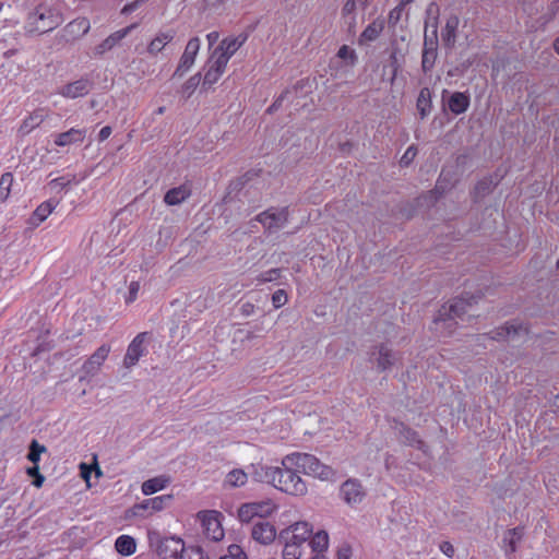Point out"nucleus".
I'll list each match as a JSON object with an SVG mask.
<instances>
[{
  "instance_id": "1",
  "label": "nucleus",
  "mask_w": 559,
  "mask_h": 559,
  "mask_svg": "<svg viewBox=\"0 0 559 559\" xmlns=\"http://www.w3.org/2000/svg\"><path fill=\"white\" fill-rule=\"evenodd\" d=\"M282 465L295 466L304 474L321 480H333L336 474L331 466L321 463L319 459L309 453H290L283 459Z\"/></svg>"
},
{
  "instance_id": "2",
  "label": "nucleus",
  "mask_w": 559,
  "mask_h": 559,
  "mask_svg": "<svg viewBox=\"0 0 559 559\" xmlns=\"http://www.w3.org/2000/svg\"><path fill=\"white\" fill-rule=\"evenodd\" d=\"M481 298L480 294L464 293L460 297L452 299L449 305H443L438 311L435 322H443L447 328L452 329L453 320L462 318L466 313L467 308L476 305Z\"/></svg>"
},
{
  "instance_id": "3",
  "label": "nucleus",
  "mask_w": 559,
  "mask_h": 559,
  "mask_svg": "<svg viewBox=\"0 0 559 559\" xmlns=\"http://www.w3.org/2000/svg\"><path fill=\"white\" fill-rule=\"evenodd\" d=\"M61 23L62 17L56 10L40 5L28 14L26 31L28 33L45 34L53 31Z\"/></svg>"
},
{
  "instance_id": "4",
  "label": "nucleus",
  "mask_w": 559,
  "mask_h": 559,
  "mask_svg": "<svg viewBox=\"0 0 559 559\" xmlns=\"http://www.w3.org/2000/svg\"><path fill=\"white\" fill-rule=\"evenodd\" d=\"M148 543L162 559H177L185 550V543L180 537H162L158 532H148Z\"/></svg>"
},
{
  "instance_id": "5",
  "label": "nucleus",
  "mask_w": 559,
  "mask_h": 559,
  "mask_svg": "<svg viewBox=\"0 0 559 559\" xmlns=\"http://www.w3.org/2000/svg\"><path fill=\"white\" fill-rule=\"evenodd\" d=\"M294 466L278 467L274 487L283 492L293 496H305L307 493V485L301 477L293 471Z\"/></svg>"
},
{
  "instance_id": "6",
  "label": "nucleus",
  "mask_w": 559,
  "mask_h": 559,
  "mask_svg": "<svg viewBox=\"0 0 559 559\" xmlns=\"http://www.w3.org/2000/svg\"><path fill=\"white\" fill-rule=\"evenodd\" d=\"M289 211L288 206L275 207L271 206L267 210L259 213L254 221L262 224L265 231L273 234L282 229L288 222Z\"/></svg>"
},
{
  "instance_id": "7",
  "label": "nucleus",
  "mask_w": 559,
  "mask_h": 559,
  "mask_svg": "<svg viewBox=\"0 0 559 559\" xmlns=\"http://www.w3.org/2000/svg\"><path fill=\"white\" fill-rule=\"evenodd\" d=\"M312 534V526L308 522H297L280 532L278 540L281 543H294L301 546Z\"/></svg>"
},
{
  "instance_id": "8",
  "label": "nucleus",
  "mask_w": 559,
  "mask_h": 559,
  "mask_svg": "<svg viewBox=\"0 0 559 559\" xmlns=\"http://www.w3.org/2000/svg\"><path fill=\"white\" fill-rule=\"evenodd\" d=\"M399 353L393 352L385 344L372 347L369 353L370 362L374 364L377 369L381 372L389 370L399 360Z\"/></svg>"
},
{
  "instance_id": "9",
  "label": "nucleus",
  "mask_w": 559,
  "mask_h": 559,
  "mask_svg": "<svg viewBox=\"0 0 559 559\" xmlns=\"http://www.w3.org/2000/svg\"><path fill=\"white\" fill-rule=\"evenodd\" d=\"M219 515L221 513L214 510L199 513V518L201 519L202 526L204 528V534L213 542H218L224 537V530L218 520Z\"/></svg>"
},
{
  "instance_id": "10",
  "label": "nucleus",
  "mask_w": 559,
  "mask_h": 559,
  "mask_svg": "<svg viewBox=\"0 0 559 559\" xmlns=\"http://www.w3.org/2000/svg\"><path fill=\"white\" fill-rule=\"evenodd\" d=\"M147 332L139 333L129 344L127 353L123 357V367L127 369L135 366L140 358L146 355L147 349L144 345Z\"/></svg>"
},
{
  "instance_id": "11",
  "label": "nucleus",
  "mask_w": 559,
  "mask_h": 559,
  "mask_svg": "<svg viewBox=\"0 0 559 559\" xmlns=\"http://www.w3.org/2000/svg\"><path fill=\"white\" fill-rule=\"evenodd\" d=\"M522 333H527V329L521 322L511 321L493 329L489 333L481 334L480 337H489L490 340L501 342L510 337L514 338Z\"/></svg>"
},
{
  "instance_id": "12",
  "label": "nucleus",
  "mask_w": 559,
  "mask_h": 559,
  "mask_svg": "<svg viewBox=\"0 0 559 559\" xmlns=\"http://www.w3.org/2000/svg\"><path fill=\"white\" fill-rule=\"evenodd\" d=\"M200 49L199 37H192L185 49L183 55L180 58L179 64L175 70L173 76H182L194 63L195 57Z\"/></svg>"
},
{
  "instance_id": "13",
  "label": "nucleus",
  "mask_w": 559,
  "mask_h": 559,
  "mask_svg": "<svg viewBox=\"0 0 559 559\" xmlns=\"http://www.w3.org/2000/svg\"><path fill=\"white\" fill-rule=\"evenodd\" d=\"M438 57V37L428 36L425 33L424 46L421 53V69L425 73H428L435 67Z\"/></svg>"
},
{
  "instance_id": "14",
  "label": "nucleus",
  "mask_w": 559,
  "mask_h": 559,
  "mask_svg": "<svg viewBox=\"0 0 559 559\" xmlns=\"http://www.w3.org/2000/svg\"><path fill=\"white\" fill-rule=\"evenodd\" d=\"M340 492L341 497L348 506L360 503L366 496V491L357 479H347L344 481L341 486Z\"/></svg>"
},
{
  "instance_id": "15",
  "label": "nucleus",
  "mask_w": 559,
  "mask_h": 559,
  "mask_svg": "<svg viewBox=\"0 0 559 559\" xmlns=\"http://www.w3.org/2000/svg\"><path fill=\"white\" fill-rule=\"evenodd\" d=\"M394 430L399 440L409 447H414L423 452L427 451L426 443L419 438L418 433L406 426L404 423L395 421Z\"/></svg>"
},
{
  "instance_id": "16",
  "label": "nucleus",
  "mask_w": 559,
  "mask_h": 559,
  "mask_svg": "<svg viewBox=\"0 0 559 559\" xmlns=\"http://www.w3.org/2000/svg\"><path fill=\"white\" fill-rule=\"evenodd\" d=\"M93 88V82L83 76L74 82H70L59 90V94L67 98H78L87 95Z\"/></svg>"
},
{
  "instance_id": "17",
  "label": "nucleus",
  "mask_w": 559,
  "mask_h": 559,
  "mask_svg": "<svg viewBox=\"0 0 559 559\" xmlns=\"http://www.w3.org/2000/svg\"><path fill=\"white\" fill-rule=\"evenodd\" d=\"M138 26H139L138 23H133L124 28H121V29L110 34L99 45H97L95 47L94 55L103 56L107 51L111 50L115 46H117L123 38H126Z\"/></svg>"
},
{
  "instance_id": "18",
  "label": "nucleus",
  "mask_w": 559,
  "mask_h": 559,
  "mask_svg": "<svg viewBox=\"0 0 559 559\" xmlns=\"http://www.w3.org/2000/svg\"><path fill=\"white\" fill-rule=\"evenodd\" d=\"M110 346L107 344L102 345L97 350L84 362L82 370L87 376H94L100 369V366L108 357Z\"/></svg>"
},
{
  "instance_id": "19",
  "label": "nucleus",
  "mask_w": 559,
  "mask_h": 559,
  "mask_svg": "<svg viewBox=\"0 0 559 559\" xmlns=\"http://www.w3.org/2000/svg\"><path fill=\"white\" fill-rule=\"evenodd\" d=\"M459 25L460 17L457 14L452 13L447 17L445 25L441 31V38L443 45L449 49H452L455 46Z\"/></svg>"
},
{
  "instance_id": "20",
  "label": "nucleus",
  "mask_w": 559,
  "mask_h": 559,
  "mask_svg": "<svg viewBox=\"0 0 559 559\" xmlns=\"http://www.w3.org/2000/svg\"><path fill=\"white\" fill-rule=\"evenodd\" d=\"M251 535L260 544L269 545L275 539L276 531L269 522L259 521L253 525Z\"/></svg>"
},
{
  "instance_id": "21",
  "label": "nucleus",
  "mask_w": 559,
  "mask_h": 559,
  "mask_svg": "<svg viewBox=\"0 0 559 559\" xmlns=\"http://www.w3.org/2000/svg\"><path fill=\"white\" fill-rule=\"evenodd\" d=\"M251 475L254 480L260 483L271 484L275 483L278 466H269L266 464L258 463L251 465Z\"/></svg>"
},
{
  "instance_id": "22",
  "label": "nucleus",
  "mask_w": 559,
  "mask_h": 559,
  "mask_svg": "<svg viewBox=\"0 0 559 559\" xmlns=\"http://www.w3.org/2000/svg\"><path fill=\"white\" fill-rule=\"evenodd\" d=\"M469 104V95L462 92L452 93L447 100L449 110L454 115H461L465 112L468 109Z\"/></svg>"
},
{
  "instance_id": "23",
  "label": "nucleus",
  "mask_w": 559,
  "mask_h": 559,
  "mask_svg": "<svg viewBox=\"0 0 559 559\" xmlns=\"http://www.w3.org/2000/svg\"><path fill=\"white\" fill-rule=\"evenodd\" d=\"M47 117L48 111L44 108H38L23 120L19 131L23 135L28 134L32 130L39 127Z\"/></svg>"
},
{
  "instance_id": "24",
  "label": "nucleus",
  "mask_w": 559,
  "mask_h": 559,
  "mask_svg": "<svg viewBox=\"0 0 559 559\" xmlns=\"http://www.w3.org/2000/svg\"><path fill=\"white\" fill-rule=\"evenodd\" d=\"M190 195V187L183 183L179 187L169 189L164 197V201L168 205H178L182 203L185 200H187Z\"/></svg>"
},
{
  "instance_id": "25",
  "label": "nucleus",
  "mask_w": 559,
  "mask_h": 559,
  "mask_svg": "<svg viewBox=\"0 0 559 559\" xmlns=\"http://www.w3.org/2000/svg\"><path fill=\"white\" fill-rule=\"evenodd\" d=\"M85 138V130L70 129L66 132L59 133L55 138V144L58 146H67L73 143H81Z\"/></svg>"
},
{
  "instance_id": "26",
  "label": "nucleus",
  "mask_w": 559,
  "mask_h": 559,
  "mask_svg": "<svg viewBox=\"0 0 559 559\" xmlns=\"http://www.w3.org/2000/svg\"><path fill=\"white\" fill-rule=\"evenodd\" d=\"M383 28H384V21L381 19L374 20L360 34L358 44L365 45L367 43L374 41L380 36Z\"/></svg>"
},
{
  "instance_id": "27",
  "label": "nucleus",
  "mask_w": 559,
  "mask_h": 559,
  "mask_svg": "<svg viewBox=\"0 0 559 559\" xmlns=\"http://www.w3.org/2000/svg\"><path fill=\"white\" fill-rule=\"evenodd\" d=\"M432 95L429 87H423L419 91L416 108L419 112L420 119H425L432 109Z\"/></svg>"
},
{
  "instance_id": "28",
  "label": "nucleus",
  "mask_w": 559,
  "mask_h": 559,
  "mask_svg": "<svg viewBox=\"0 0 559 559\" xmlns=\"http://www.w3.org/2000/svg\"><path fill=\"white\" fill-rule=\"evenodd\" d=\"M497 182H493L491 177H484L474 187L472 191V199L475 203L483 200L486 195L492 192Z\"/></svg>"
},
{
  "instance_id": "29",
  "label": "nucleus",
  "mask_w": 559,
  "mask_h": 559,
  "mask_svg": "<svg viewBox=\"0 0 559 559\" xmlns=\"http://www.w3.org/2000/svg\"><path fill=\"white\" fill-rule=\"evenodd\" d=\"M247 35L240 34L237 37L225 38L216 47V53L223 51L231 58V56L246 43Z\"/></svg>"
},
{
  "instance_id": "30",
  "label": "nucleus",
  "mask_w": 559,
  "mask_h": 559,
  "mask_svg": "<svg viewBox=\"0 0 559 559\" xmlns=\"http://www.w3.org/2000/svg\"><path fill=\"white\" fill-rule=\"evenodd\" d=\"M174 31L158 33L156 37L147 46L148 53H158L168 43H170L174 39Z\"/></svg>"
},
{
  "instance_id": "31",
  "label": "nucleus",
  "mask_w": 559,
  "mask_h": 559,
  "mask_svg": "<svg viewBox=\"0 0 559 559\" xmlns=\"http://www.w3.org/2000/svg\"><path fill=\"white\" fill-rule=\"evenodd\" d=\"M169 483V477L158 476L151 479L145 480L142 484V492L146 496L153 495L162 489H164Z\"/></svg>"
},
{
  "instance_id": "32",
  "label": "nucleus",
  "mask_w": 559,
  "mask_h": 559,
  "mask_svg": "<svg viewBox=\"0 0 559 559\" xmlns=\"http://www.w3.org/2000/svg\"><path fill=\"white\" fill-rule=\"evenodd\" d=\"M116 550L122 556H130L135 551L136 544L133 537L121 535L116 539Z\"/></svg>"
},
{
  "instance_id": "33",
  "label": "nucleus",
  "mask_w": 559,
  "mask_h": 559,
  "mask_svg": "<svg viewBox=\"0 0 559 559\" xmlns=\"http://www.w3.org/2000/svg\"><path fill=\"white\" fill-rule=\"evenodd\" d=\"M90 27L91 25L87 19H76L66 26L64 32L73 37H81L90 31Z\"/></svg>"
},
{
  "instance_id": "34",
  "label": "nucleus",
  "mask_w": 559,
  "mask_h": 559,
  "mask_svg": "<svg viewBox=\"0 0 559 559\" xmlns=\"http://www.w3.org/2000/svg\"><path fill=\"white\" fill-rule=\"evenodd\" d=\"M57 202L52 200H48L46 202H43L40 205L37 206V209L34 211L32 215V223L35 225H38L39 223L44 222L48 215L52 212L55 209Z\"/></svg>"
},
{
  "instance_id": "35",
  "label": "nucleus",
  "mask_w": 559,
  "mask_h": 559,
  "mask_svg": "<svg viewBox=\"0 0 559 559\" xmlns=\"http://www.w3.org/2000/svg\"><path fill=\"white\" fill-rule=\"evenodd\" d=\"M311 549L316 554H323L329 547V535L325 531L317 532L309 542Z\"/></svg>"
},
{
  "instance_id": "36",
  "label": "nucleus",
  "mask_w": 559,
  "mask_h": 559,
  "mask_svg": "<svg viewBox=\"0 0 559 559\" xmlns=\"http://www.w3.org/2000/svg\"><path fill=\"white\" fill-rule=\"evenodd\" d=\"M47 448L40 444L37 440H32L28 447L27 460L33 463L32 466H38L40 454L45 453Z\"/></svg>"
},
{
  "instance_id": "37",
  "label": "nucleus",
  "mask_w": 559,
  "mask_h": 559,
  "mask_svg": "<svg viewBox=\"0 0 559 559\" xmlns=\"http://www.w3.org/2000/svg\"><path fill=\"white\" fill-rule=\"evenodd\" d=\"M298 92V84L293 86L292 88H287L283 91L280 96L274 100V103L267 108V112L276 111L283 104L284 100H290L293 96H296Z\"/></svg>"
},
{
  "instance_id": "38",
  "label": "nucleus",
  "mask_w": 559,
  "mask_h": 559,
  "mask_svg": "<svg viewBox=\"0 0 559 559\" xmlns=\"http://www.w3.org/2000/svg\"><path fill=\"white\" fill-rule=\"evenodd\" d=\"M523 527H514L509 530L503 538V542L510 547V551L514 552L516 549V543L523 537Z\"/></svg>"
},
{
  "instance_id": "39",
  "label": "nucleus",
  "mask_w": 559,
  "mask_h": 559,
  "mask_svg": "<svg viewBox=\"0 0 559 559\" xmlns=\"http://www.w3.org/2000/svg\"><path fill=\"white\" fill-rule=\"evenodd\" d=\"M201 81V73L190 76L181 87V94L185 98H189L198 87Z\"/></svg>"
},
{
  "instance_id": "40",
  "label": "nucleus",
  "mask_w": 559,
  "mask_h": 559,
  "mask_svg": "<svg viewBox=\"0 0 559 559\" xmlns=\"http://www.w3.org/2000/svg\"><path fill=\"white\" fill-rule=\"evenodd\" d=\"M247 481V474L241 469H234L227 474L226 483L233 487L243 486Z\"/></svg>"
},
{
  "instance_id": "41",
  "label": "nucleus",
  "mask_w": 559,
  "mask_h": 559,
  "mask_svg": "<svg viewBox=\"0 0 559 559\" xmlns=\"http://www.w3.org/2000/svg\"><path fill=\"white\" fill-rule=\"evenodd\" d=\"M13 183V176L10 173H5L0 178V201L4 202L10 194L11 186Z\"/></svg>"
},
{
  "instance_id": "42",
  "label": "nucleus",
  "mask_w": 559,
  "mask_h": 559,
  "mask_svg": "<svg viewBox=\"0 0 559 559\" xmlns=\"http://www.w3.org/2000/svg\"><path fill=\"white\" fill-rule=\"evenodd\" d=\"M257 507L252 503H245L238 510V518L243 523H249L257 515Z\"/></svg>"
},
{
  "instance_id": "43",
  "label": "nucleus",
  "mask_w": 559,
  "mask_h": 559,
  "mask_svg": "<svg viewBox=\"0 0 559 559\" xmlns=\"http://www.w3.org/2000/svg\"><path fill=\"white\" fill-rule=\"evenodd\" d=\"M222 74H223V72L219 69L214 67L212 63L207 62V69L205 71L204 79H203V86L213 85L214 83L217 82V80L221 78Z\"/></svg>"
},
{
  "instance_id": "44",
  "label": "nucleus",
  "mask_w": 559,
  "mask_h": 559,
  "mask_svg": "<svg viewBox=\"0 0 559 559\" xmlns=\"http://www.w3.org/2000/svg\"><path fill=\"white\" fill-rule=\"evenodd\" d=\"M229 59L230 57L224 53L222 50L216 53L215 48L212 56L209 59V63H212L214 67L224 72Z\"/></svg>"
},
{
  "instance_id": "45",
  "label": "nucleus",
  "mask_w": 559,
  "mask_h": 559,
  "mask_svg": "<svg viewBox=\"0 0 559 559\" xmlns=\"http://www.w3.org/2000/svg\"><path fill=\"white\" fill-rule=\"evenodd\" d=\"M171 500H173V496L171 495H163V496L150 498L148 502L151 503L152 512H154V511L163 510L166 506L169 504V502Z\"/></svg>"
},
{
  "instance_id": "46",
  "label": "nucleus",
  "mask_w": 559,
  "mask_h": 559,
  "mask_svg": "<svg viewBox=\"0 0 559 559\" xmlns=\"http://www.w3.org/2000/svg\"><path fill=\"white\" fill-rule=\"evenodd\" d=\"M300 556V546L294 545V543H284L283 559H299Z\"/></svg>"
},
{
  "instance_id": "47",
  "label": "nucleus",
  "mask_w": 559,
  "mask_h": 559,
  "mask_svg": "<svg viewBox=\"0 0 559 559\" xmlns=\"http://www.w3.org/2000/svg\"><path fill=\"white\" fill-rule=\"evenodd\" d=\"M26 474L29 477H33L32 484L36 488H40L43 486V484L45 481V477L40 474L39 466H29V467H27Z\"/></svg>"
},
{
  "instance_id": "48",
  "label": "nucleus",
  "mask_w": 559,
  "mask_h": 559,
  "mask_svg": "<svg viewBox=\"0 0 559 559\" xmlns=\"http://www.w3.org/2000/svg\"><path fill=\"white\" fill-rule=\"evenodd\" d=\"M403 4L396 5L394 9H392L388 16V24L390 27H395L396 24L400 22L403 13Z\"/></svg>"
},
{
  "instance_id": "49",
  "label": "nucleus",
  "mask_w": 559,
  "mask_h": 559,
  "mask_svg": "<svg viewBox=\"0 0 559 559\" xmlns=\"http://www.w3.org/2000/svg\"><path fill=\"white\" fill-rule=\"evenodd\" d=\"M252 504H255L257 507V515L259 518L266 516L271 514L274 510V504H272L270 501L266 502H252Z\"/></svg>"
},
{
  "instance_id": "50",
  "label": "nucleus",
  "mask_w": 559,
  "mask_h": 559,
  "mask_svg": "<svg viewBox=\"0 0 559 559\" xmlns=\"http://www.w3.org/2000/svg\"><path fill=\"white\" fill-rule=\"evenodd\" d=\"M287 299V293L284 289H278L272 295V304L276 309L283 307Z\"/></svg>"
},
{
  "instance_id": "51",
  "label": "nucleus",
  "mask_w": 559,
  "mask_h": 559,
  "mask_svg": "<svg viewBox=\"0 0 559 559\" xmlns=\"http://www.w3.org/2000/svg\"><path fill=\"white\" fill-rule=\"evenodd\" d=\"M337 56L344 60H350V63H354L357 60V56L355 50L350 49L348 46L343 45L337 52Z\"/></svg>"
},
{
  "instance_id": "52",
  "label": "nucleus",
  "mask_w": 559,
  "mask_h": 559,
  "mask_svg": "<svg viewBox=\"0 0 559 559\" xmlns=\"http://www.w3.org/2000/svg\"><path fill=\"white\" fill-rule=\"evenodd\" d=\"M227 556L231 557L233 559H247V554L239 545L236 544H233L228 547Z\"/></svg>"
},
{
  "instance_id": "53",
  "label": "nucleus",
  "mask_w": 559,
  "mask_h": 559,
  "mask_svg": "<svg viewBox=\"0 0 559 559\" xmlns=\"http://www.w3.org/2000/svg\"><path fill=\"white\" fill-rule=\"evenodd\" d=\"M356 8L357 5L355 0H347L342 9V17L355 15Z\"/></svg>"
},
{
  "instance_id": "54",
  "label": "nucleus",
  "mask_w": 559,
  "mask_h": 559,
  "mask_svg": "<svg viewBox=\"0 0 559 559\" xmlns=\"http://www.w3.org/2000/svg\"><path fill=\"white\" fill-rule=\"evenodd\" d=\"M73 181H75V177L73 176L71 179L67 178V177H59V178H56V179H52L50 181V186L53 187V188H66L68 187L69 185H71Z\"/></svg>"
},
{
  "instance_id": "55",
  "label": "nucleus",
  "mask_w": 559,
  "mask_h": 559,
  "mask_svg": "<svg viewBox=\"0 0 559 559\" xmlns=\"http://www.w3.org/2000/svg\"><path fill=\"white\" fill-rule=\"evenodd\" d=\"M280 274H281L280 269H272V270H269L267 272L261 274L260 281L261 282H271V281L277 280L280 277Z\"/></svg>"
},
{
  "instance_id": "56",
  "label": "nucleus",
  "mask_w": 559,
  "mask_h": 559,
  "mask_svg": "<svg viewBox=\"0 0 559 559\" xmlns=\"http://www.w3.org/2000/svg\"><path fill=\"white\" fill-rule=\"evenodd\" d=\"M352 556V548L348 544H343L336 552V559H349Z\"/></svg>"
},
{
  "instance_id": "57",
  "label": "nucleus",
  "mask_w": 559,
  "mask_h": 559,
  "mask_svg": "<svg viewBox=\"0 0 559 559\" xmlns=\"http://www.w3.org/2000/svg\"><path fill=\"white\" fill-rule=\"evenodd\" d=\"M438 24H439V16H433V19H426L425 21V27L427 28L428 26H431L432 27V32H431V35L430 36H436L438 37Z\"/></svg>"
},
{
  "instance_id": "58",
  "label": "nucleus",
  "mask_w": 559,
  "mask_h": 559,
  "mask_svg": "<svg viewBox=\"0 0 559 559\" xmlns=\"http://www.w3.org/2000/svg\"><path fill=\"white\" fill-rule=\"evenodd\" d=\"M139 289L140 284L138 282H131L129 286V296L127 298V302H132L133 300H135Z\"/></svg>"
},
{
  "instance_id": "59",
  "label": "nucleus",
  "mask_w": 559,
  "mask_h": 559,
  "mask_svg": "<svg viewBox=\"0 0 559 559\" xmlns=\"http://www.w3.org/2000/svg\"><path fill=\"white\" fill-rule=\"evenodd\" d=\"M143 2L140 1V0H134L130 3H127L122 10H121V14H130L132 13L133 11H135Z\"/></svg>"
},
{
  "instance_id": "60",
  "label": "nucleus",
  "mask_w": 559,
  "mask_h": 559,
  "mask_svg": "<svg viewBox=\"0 0 559 559\" xmlns=\"http://www.w3.org/2000/svg\"><path fill=\"white\" fill-rule=\"evenodd\" d=\"M344 24L347 26V32L349 34H355L356 28V15L343 17Z\"/></svg>"
},
{
  "instance_id": "61",
  "label": "nucleus",
  "mask_w": 559,
  "mask_h": 559,
  "mask_svg": "<svg viewBox=\"0 0 559 559\" xmlns=\"http://www.w3.org/2000/svg\"><path fill=\"white\" fill-rule=\"evenodd\" d=\"M151 509V503L148 502V499L142 501L141 503H138L133 507L134 514L135 515H143L142 511H146Z\"/></svg>"
},
{
  "instance_id": "62",
  "label": "nucleus",
  "mask_w": 559,
  "mask_h": 559,
  "mask_svg": "<svg viewBox=\"0 0 559 559\" xmlns=\"http://www.w3.org/2000/svg\"><path fill=\"white\" fill-rule=\"evenodd\" d=\"M440 550L450 558L454 555V547L450 542H442L440 544Z\"/></svg>"
},
{
  "instance_id": "63",
  "label": "nucleus",
  "mask_w": 559,
  "mask_h": 559,
  "mask_svg": "<svg viewBox=\"0 0 559 559\" xmlns=\"http://www.w3.org/2000/svg\"><path fill=\"white\" fill-rule=\"evenodd\" d=\"M427 19H433V16H439V7L436 2L429 3L426 9Z\"/></svg>"
},
{
  "instance_id": "64",
  "label": "nucleus",
  "mask_w": 559,
  "mask_h": 559,
  "mask_svg": "<svg viewBox=\"0 0 559 559\" xmlns=\"http://www.w3.org/2000/svg\"><path fill=\"white\" fill-rule=\"evenodd\" d=\"M111 132H112L111 127H109V126L103 127L98 133V140L100 142L107 140L110 136Z\"/></svg>"
}]
</instances>
